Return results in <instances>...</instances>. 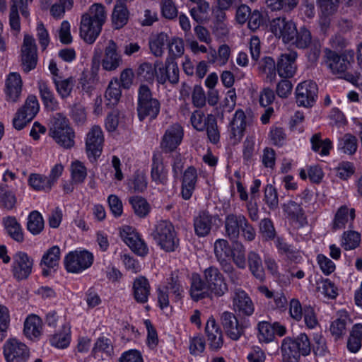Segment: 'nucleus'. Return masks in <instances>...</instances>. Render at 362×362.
<instances>
[{"label": "nucleus", "instance_id": "obj_21", "mask_svg": "<svg viewBox=\"0 0 362 362\" xmlns=\"http://www.w3.org/2000/svg\"><path fill=\"white\" fill-rule=\"evenodd\" d=\"M329 64L328 66L336 74H344L351 66V60L353 59V54L348 56L347 54L339 55L335 52L327 49L326 52Z\"/></svg>", "mask_w": 362, "mask_h": 362}, {"label": "nucleus", "instance_id": "obj_39", "mask_svg": "<svg viewBox=\"0 0 362 362\" xmlns=\"http://www.w3.org/2000/svg\"><path fill=\"white\" fill-rule=\"evenodd\" d=\"M129 202L134 214L139 218H144L149 214L151 206L144 198L139 196H134L129 197Z\"/></svg>", "mask_w": 362, "mask_h": 362}, {"label": "nucleus", "instance_id": "obj_45", "mask_svg": "<svg viewBox=\"0 0 362 362\" xmlns=\"http://www.w3.org/2000/svg\"><path fill=\"white\" fill-rule=\"evenodd\" d=\"M44 228V220L42 215L37 211H32L28 218L27 229L33 234L37 235Z\"/></svg>", "mask_w": 362, "mask_h": 362}, {"label": "nucleus", "instance_id": "obj_48", "mask_svg": "<svg viewBox=\"0 0 362 362\" xmlns=\"http://www.w3.org/2000/svg\"><path fill=\"white\" fill-rule=\"evenodd\" d=\"M299 0H266V4L272 11L288 12L296 8Z\"/></svg>", "mask_w": 362, "mask_h": 362}, {"label": "nucleus", "instance_id": "obj_58", "mask_svg": "<svg viewBox=\"0 0 362 362\" xmlns=\"http://www.w3.org/2000/svg\"><path fill=\"white\" fill-rule=\"evenodd\" d=\"M52 181H49L48 177L39 174H32L29 177V184L37 190H49Z\"/></svg>", "mask_w": 362, "mask_h": 362}, {"label": "nucleus", "instance_id": "obj_43", "mask_svg": "<svg viewBox=\"0 0 362 362\" xmlns=\"http://www.w3.org/2000/svg\"><path fill=\"white\" fill-rule=\"evenodd\" d=\"M60 259V249L58 246H52L42 256L40 266L49 269H54L59 264Z\"/></svg>", "mask_w": 362, "mask_h": 362}, {"label": "nucleus", "instance_id": "obj_49", "mask_svg": "<svg viewBox=\"0 0 362 362\" xmlns=\"http://www.w3.org/2000/svg\"><path fill=\"white\" fill-rule=\"evenodd\" d=\"M312 36L310 30L305 27L300 28L297 30V35H295L294 40L290 43L295 45L299 49L307 48L311 43Z\"/></svg>", "mask_w": 362, "mask_h": 362}, {"label": "nucleus", "instance_id": "obj_4", "mask_svg": "<svg viewBox=\"0 0 362 362\" xmlns=\"http://www.w3.org/2000/svg\"><path fill=\"white\" fill-rule=\"evenodd\" d=\"M49 135L57 144L64 148H71L74 146L75 134L69 125V120L60 114L54 119Z\"/></svg>", "mask_w": 362, "mask_h": 362}, {"label": "nucleus", "instance_id": "obj_59", "mask_svg": "<svg viewBox=\"0 0 362 362\" xmlns=\"http://www.w3.org/2000/svg\"><path fill=\"white\" fill-rule=\"evenodd\" d=\"M259 69L267 75L272 82L276 76V64L271 57H265L259 62Z\"/></svg>", "mask_w": 362, "mask_h": 362}, {"label": "nucleus", "instance_id": "obj_10", "mask_svg": "<svg viewBox=\"0 0 362 362\" xmlns=\"http://www.w3.org/2000/svg\"><path fill=\"white\" fill-rule=\"evenodd\" d=\"M272 33L279 38H282L284 43H290L297 35L296 24L291 21H286L285 18H276L270 23Z\"/></svg>", "mask_w": 362, "mask_h": 362}, {"label": "nucleus", "instance_id": "obj_34", "mask_svg": "<svg viewBox=\"0 0 362 362\" xmlns=\"http://www.w3.org/2000/svg\"><path fill=\"white\" fill-rule=\"evenodd\" d=\"M247 262L250 271L252 275L259 281H263L265 277L262 261L257 252L250 251L247 255Z\"/></svg>", "mask_w": 362, "mask_h": 362}, {"label": "nucleus", "instance_id": "obj_50", "mask_svg": "<svg viewBox=\"0 0 362 362\" xmlns=\"http://www.w3.org/2000/svg\"><path fill=\"white\" fill-rule=\"evenodd\" d=\"M231 247L225 239H218L214 243V255L217 261H223L230 257Z\"/></svg>", "mask_w": 362, "mask_h": 362}, {"label": "nucleus", "instance_id": "obj_40", "mask_svg": "<svg viewBox=\"0 0 362 362\" xmlns=\"http://www.w3.org/2000/svg\"><path fill=\"white\" fill-rule=\"evenodd\" d=\"M40 109V105L37 97L34 95H29L23 106L18 110L27 117V121H31L37 115Z\"/></svg>", "mask_w": 362, "mask_h": 362}, {"label": "nucleus", "instance_id": "obj_19", "mask_svg": "<svg viewBox=\"0 0 362 362\" xmlns=\"http://www.w3.org/2000/svg\"><path fill=\"white\" fill-rule=\"evenodd\" d=\"M23 81L21 75L17 72L10 73L5 81V95L8 102H17L22 92Z\"/></svg>", "mask_w": 362, "mask_h": 362}, {"label": "nucleus", "instance_id": "obj_46", "mask_svg": "<svg viewBox=\"0 0 362 362\" xmlns=\"http://www.w3.org/2000/svg\"><path fill=\"white\" fill-rule=\"evenodd\" d=\"M53 82L57 93L62 98L70 95L74 86V81L71 77L66 79H62L61 77L53 78Z\"/></svg>", "mask_w": 362, "mask_h": 362}, {"label": "nucleus", "instance_id": "obj_30", "mask_svg": "<svg viewBox=\"0 0 362 362\" xmlns=\"http://www.w3.org/2000/svg\"><path fill=\"white\" fill-rule=\"evenodd\" d=\"M129 12L124 3L116 1L111 20L112 26L115 29L119 30L123 28L129 21Z\"/></svg>", "mask_w": 362, "mask_h": 362}, {"label": "nucleus", "instance_id": "obj_56", "mask_svg": "<svg viewBox=\"0 0 362 362\" xmlns=\"http://www.w3.org/2000/svg\"><path fill=\"white\" fill-rule=\"evenodd\" d=\"M207 122L205 129L206 130L208 138L211 143L217 144L220 139V134L216 119L213 115H208Z\"/></svg>", "mask_w": 362, "mask_h": 362}, {"label": "nucleus", "instance_id": "obj_5", "mask_svg": "<svg viewBox=\"0 0 362 362\" xmlns=\"http://www.w3.org/2000/svg\"><path fill=\"white\" fill-rule=\"evenodd\" d=\"M254 115L251 110L245 112L238 109L229 124V137L233 144H238L243 139L247 127L252 126Z\"/></svg>", "mask_w": 362, "mask_h": 362}, {"label": "nucleus", "instance_id": "obj_62", "mask_svg": "<svg viewBox=\"0 0 362 362\" xmlns=\"http://www.w3.org/2000/svg\"><path fill=\"white\" fill-rule=\"evenodd\" d=\"M360 234L355 231H349L344 233L341 245L345 250H353L359 245Z\"/></svg>", "mask_w": 362, "mask_h": 362}, {"label": "nucleus", "instance_id": "obj_37", "mask_svg": "<svg viewBox=\"0 0 362 362\" xmlns=\"http://www.w3.org/2000/svg\"><path fill=\"white\" fill-rule=\"evenodd\" d=\"M168 35L161 32L149 40L151 53L156 57H161L164 53L165 46L168 42Z\"/></svg>", "mask_w": 362, "mask_h": 362}, {"label": "nucleus", "instance_id": "obj_23", "mask_svg": "<svg viewBox=\"0 0 362 362\" xmlns=\"http://www.w3.org/2000/svg\"><path fill=\"white\" fill-rule=\"evenodd\" d=\"M245 218L243 214H230L226 216L224 221L226 236L230 240H238Z\"/></svg>", "mask_w": 362, "mask_h": 362}, {"label": "nucleus", "instance_id": "obj_18", "mask_svg": "<svg viewBox=\"0 0 362 362\" xmlns=\"http://www.w3.org/2000/svg\"><path fill=\"white\" fill-rule=\"evenodd\" d=\"M183 136L182 127L178 124L170 126L165 132L160 146L165 152L174 151L181 143Z\"/></svg>", "mask_w": 362, "mask_h": 362}, {"label": "nucleus", "instance_id": "obj_13", "mask_svg": "<svg viewBox=\"0 0 362 362\" xmlns=\"http://www.w3.org/2000/svg\"><path fill=\"white\" fill-rule=\"evenodd\" d=\"M21 61L23 69L29 72L35 69L37 64V47L33 36L25 35L21 48Z\"/></svg>", "mask_w": 362, "mask_h": 362}, {"label": "nucleus", "instance_id": "obj_17", "mask_svg": "<svg viewBox=\"0 0 362 362\" xmlns=\"http://www.w3.org/2000/svg\"><path fill=\"white\" fill-rule=\"evenodd\" d=\"M297 53L295 51L281 54L276 62V71L281 78L293 77L296 71V60Z\"/></svg>", "mask_w": 362, "mask_h": 362}, {"label": "nucleus", "instance_id": "obj_2", "mask_svg": "<svg viewBox=\"0 0 362 362\" xmlns=\"http://www.w3.org/2000/svg\"><path fill=\"white\" fill-rule=\"evenodd\" d=\"M160 104L153 97L151 89L146 85H141L138 90L137 112L140 121L146 117L154 119L160 112Z\"/></svg>", "mask_w": 362, "mask_h": 362}, {"label": "nucleus", "instance_id": "obj_44", "mask_svg": "<svg viewBox=\"0 0 362 362\" xmlns=\"http://www.w3.org/2000/svg\"><path fill=\"white\" fill-rule=\"evenodd\" d=\"M121 96V90L119 83L110 82L106 89L105 98L106 105L110 108L115 107L119 102Z\"/></svg>", "mask_w": 362, "mask_h": 362}, {"label": "nucleus", "instance_id": "obj_29", "mask_svg": "<svg viewBox=\"0 0 362 362\" xmlns=\"http://www.w3.org/2000/svg\"><path fill=\"white\" fill-rule=\"evenodd\" d=\"M152 160L151 172L152 180L156 184L165 185L168 180V171L161 156L154 154Z\"/></svg>", "mask_w": 362, "mask_h": 362}, {"label": "nucleus", "instance_id": "obj_54", "mask_svg": "<svg viewBox=\"0 0 362 362\" xmlns=\"http://www.w3.org/2000/svg\"><path fill=\"white\" fill-rule=\"evenodd\" d=\"M339 148L342 150L344 153L349 155L354 154L357 149V139L356 136L346 134L340 140Z\"/></svg>", "mask_w": 362, "mask_h": 362}, {"label": "nucleus", "instance_id": "obj_7", "mask_svg": "<svg viewBox=\"0 0 362 362\" xmlns=\"http://www.w3.org/2000/svg\"><path fill=\"white\" fill-rule=\"evenodd\" d=\"M104 141L101 128L95 125L87 134L86 140V153L91 162L96 161L102 153Z\"/></svg>", "mask_w": 362, "mask_h": 362}, {"label": "nucleus", "instance_id": "obj_22", "mask_svg": "<svg viewBox=\"0 0 362 362\" xmlns=\"http://www.w3.org/2000/svg\"><path fill=\"white\" fill-rule=\"evenodd\" d=\"M122 62L117 44L110 40L105 49V55L102 60L103 68L106 71H113L120 66Z\"/></svg>", "mask_w": 362, "mask_h": 362}, {"label": "nucleus", "instance_id": "obj_6", "mask_svg": "<svg viewBox=\"0 0 362 362\" xmlns=\"http://www.w3.org/2000/svg\"><path fill=\"white\" fill-rule=\"evenodd\" d=\"M4 355L6 362H27L30 358V349L24 343L11 339L4 345Z\"/></svg>", "mask_w": 362, "mask_h": 362}, {"label": "nucleus", "instance_id": "obj_24", "mask_svg": "<svg viewBox=\"0 0 362 362\" xmlns=\"http://www.w3.org/2000/svg\"><path fill=\"white\" fill-rule=\"evenodd\" d=\"M213 216L206 211H201L194 218V228L195 234L199 237L208 235L211 230Z\"/></svg>", "mask_w": 362, "mask_h": 362}, {"label": "nucleus", "instance_id": "obj_12", "mask_svg": "<svg viewBox=\"0 0 362 362\" xmlns=\"http://www.w3.org/2000/svg\"><path fill=\"white\" fill-rule=\"evenodd\" d=\"M33 259L25 252H18L13 256L11 272L13 277L21 281L26 279L32 272Z\"/></svg>", "mask_w": 362, "mask_h": 362}, {"label": "nucleus", "instance_id": "obj_53", "mask_svg": "<svg viewBox=\"0 0 362 362\" xmlns=\"http://www.w3.org/2000/svg\"><path fill=\"white\" fill-rule=\"evenodd\" d=\"M300 356H306L311 352V344L306 334L300 333L296 337L293 338Z\"/></svg>", "mask_w": 362, "mask_h": 362}, {"label": "nucleus", "instance_id": "obj_57", "mask_svg": "<svg viewBox=\"0 0 362 362\" xmlns=\"http://www.w3.org/2000/svg\"><path fill=\"white\" fill-rule=\"evenodd\" d=\"M16 197L10 190L0 186V207L6 210H12L16 205Z\"/></svg>", "mask_w": 362, "mask_h": 362}, {"label": "nucleus", "instance_id": "obj_63", "mask_svg": "<svg viewBox=\"0 0 362 362\" xmlns=\"http://www.w3.org/2000/svg\"><path fill=\"white\" fill-rule=\"evenodd\" d=\"M259 339L263 342H269L274 338V331L272 325L267 322H261L258 324Z\"/></svg>", "mask_w": 362, "mask_h": 362}, {"label": "nucleus", "instance_id": "obj_31", "mask_svg": "<svg viewBox=\"0 0 362 362\" xmlns=\"http://www.w3.org/2000/svg\"><path fill=\"white\" fill-rule=\"evenodd\" d=\"M296 347L292 337H286L282 340L281 353L284 362H298L300 356Z\"/></svg>", "mask_w": 362, "mask_h": 362}, {"label": "nucleus", "instance_id": "obj_32", "mask_svg": "<svg viewBox=\"0 0 362 362\" xmlns=\"http://www.w3.org/2000/svg\"><path fill=\"white\" fill-rule=\"evenodd\" d=\"M42 324L41 319L35 315L28 316L24 322V334L30 339L38 338L42 334Z\"/></svg>", "mask_w": 362, "mask_h": 362}, {"label": "nucleus", "instance_id": "obj_9", "mask_svg": "<svg viewBox=\"0 0 362 362\" xmlns=\"http://www.w3.org/2000/svg\"><path fill=\"white\" fill-rule=\"evenodd\" d=\"M93 261V256L89 252H71L65 257L64 264L68 272L78 273L90 267Z\"/></svg>", "mask_w": 362, "mask_h": 362}, {"label": "nucleus", "instance_id": "obj_47", "mask_svg": "<svg viewBox=\"0 0 362 362\" xmlns=\"http://www.w3.org/2000/svg\"><path fill=\"white\" fill-rule=\"evenodd\" d=\"M69 332V326L64 325L62 326V332L54 334L50 339L51 344L60 349L66 348L70 342Z\"/></svg>", "mask_w": 362, "mask_h": 362}, {"label": "nucleus", "instance_id": "obj_26", "mask_svg": "<svg viewBox=\"0 0 362 362\" xmlns=\"http://www.w3.org/2000/svg\"><path fill=\"white\" fill-rule=\"evenodd\" d=\"M197 180V170L192 166L189 167L184 172L182 182L181 194L184 199L188 200L190 199L195 189Z\"/></svg>", "mask_w": 362, "mask_h": 362}, {"label": "nucleus", "instance_id": "obj_38", "mask_svg": "<svg viewBox=\"0 0 362 362\" xmlns=\"http://www.w3.org/2000/svg\"><path fill=\"white\" fill-rule=\"evenodd\" d=\"M230 256L233 262L240 269H245L246 267L245 248L242 243L233 240L231 247Z\"/></svg>", "mask_w": 362, "mask_h": 362}, {"label": "nucleus", "instance_id": "obj_52", "mask_svg": "<svg viewBox=\"0 0 362 362\" xmlns=\"http://www.w3.org/2000/svg\"><path fill=\"white\" fill-rule=\"evenodd\" d=\"M350 319L346 316H341L339 318L334 320L330 326V332L336 339H339L346 333V327Z\"/></svg>", "mask_w": 362, "mask_h": 362}, {"label": "nucleus", "instance_id": "obj_27", "mask_svg": "<svg viewBox=\"0 0 362 362\" xmlns=\"http://www.w3.org/2000/svg\"><path fill=\"white\" fill-rule=\"evenodd\" d=\"M40 96L46 110L55 111L58 109V102L54 93L48 86L47 82L40 80L37 81Z\"/></svg>", "mask_w": 362, "mask_h": 362}, {"label": "nucleus", "instance_id": "obj_20", "mask_svg": "<svg viewBox=\"0 0 362 362\" xmlns=\"http://www.w3.org/2000/svg\"><path fill=\"white\" fill-rule=\"evenodd\" d=\"M209 349L212 351L219 350L223 344V333L215 319L210 317L205 327Z\"/></svg>", "mask_w": 362, "mask_h": 362}, {"label": "nucleus", "instance_id": "obj_64", "mask_svg": "<svg viewBox=\"0 0 362 362\" xmlns=\"http://www.w3.org/2000/svg\"><path fill=\"white\" fill-rule=\"evenodd\" d=\"M317 288L325 296L331 299L335 298L338 295L337 288L328 279L322 280Z\"/></svg>", "mask_w": 362, "mask_h": 362}, {"label": "nucleus", "instance_id": "obj_1", "mask_svg": "<svg viewBox=\"0 0 362 362\" xmlns=\"http://www.w3.org/2000/svg\"><path fill=\"white\" fill-rule=\"evenodd\" d=\"M106 21L105 6L101 4H93L88 13L81 16L80 36L83 40L93 44L100 35Z\"/></svg>", "mask_w": 362, "mask_h": 362}, {"label": "nucleus", "instance_id": "obj_16", "mask_svg": "<svg viewBox=\"0 0 362 362\" xmlns=\"http://www.w3.org/2000/svg\"><path fill=\"white\" fill-rule=\"evenodd\" d=\"M221 322L226 335L232 340H238L244 333V327L231 312H223L221 316Z\"/></svg>", "mask_w": 362, "mask_h": 362}, {"label": "nucleus", "instance_id": "obj_11", "mask_svg": "<svg viewBox=\"0 0 362 362\" xmlns=\"http://www.w3.org/2000/svg\"><path fill=\"white\" fill-rule=\"evenodd\" d=\"M204 277L210 292L216 296L221 297L228 291V286L217 267L211 266L204 269Z\"/></svg>", "mask_w": 362, "mask_h": 362}, {"label": "nucleus", "instance_id": "obj_35", "mask_svg": "<svg viewBox=\"0 0 362 362\" xmlns=\"http://www.w3.org/2000/svg\"><path fill=\"white\" fill-rule=\"evenodd\" d=\"M349 208L346 206H341L337 211L332 223V229L334 230L341 229L345 227L346 223L348 222L349 217L351 220L355 218V210L350 209L349 214Z\"/></svg>", "mask_w": 362, "mask_h": 362}, {"label": "nucleus", "instance_id": "obj_33", "mask_svg": "<svg viewBox=\"0 0 362 362\" xmlns=\"http://www.w3.org/2000/svg\"><path fill=\"white\" fill-rule=\"evenodd\" d=\"M4 226L9 235L14 240L22 243L24 240L23 233L21 224L14 216H6L3 218Z\"/></svg>", "mask_w": 362, "mask_h": 362}, {"label": "nucleus", "instance_id": "obj_36", "mask_svg": "<svg viewBox=\"0 0 362 362\" xmlns=\"http://www.w3.org/2000/svg\"><path fill=\"white\" fill-rule=\"evenodd\" d=\"M195 4L197 6L192 8L189 11L192 18L200 24L209 21V4L204 0Z\"/></svg>", "mask_w": 362, "mask_h": 362}, {"label": "nucleus", "instance_id": "obj_41", "mask_svg": "<svg viewBox=\"0 0 362 362\" xmlns=\"http://www.w3.org/2000/svg\"><path fill=\"white\" fill-rule=\"evenodd\" d=\"M312 149L315 152H319L321 156H327L329 154V150L332 147L330 139H322L320 133L315 134L310 139Z\"/></svg>", "mask_w": 362, "mask_h": 362}, {"label": "nucleus", "instance_id": "obj_42", "mask_svg": "<svg viewBox=\"0 0 362 362\" xmlns=\"http://www.w3.org/2000/svg\"><path fill=\"white\" fill-rule=\"evenodd\" d=\"M282 208L289 218L300 221L301 223L305 221L304 211L300 204L290 200L287 203L284 204Z\"/></svg>", "mask_w": 362, "mask_h": 362}, {"label": "nucleus", "instance_id": "obj_28", "mask_svg": "<svg viewBox=\"0 0 362 362\" xmlns=\"http://www.w3.org/2000/svg\"><path fill=\"white\" fill-rule=\"evenodd\" d=\"M151 286L148 279L140 276L136 278L133 283V294L136 302L145 303L150 295Z\"/></svg>", "mask_w": 362, "mask_h": 362}, {"label": "nucleus", "instance_id": "obj_51", "mask_svg": "<svg viewBox=\"0 0 362 362\" xmlns=\"http://www.w3.org/2000/svg\"><path fill=\"white\" fill-rule=\"evenodd\" d=\"M316 2L323 16L334 15L340 5V0H316Z\"/></svg>", "mask_w": 362, "mask_h": 362}, {"label": "nucleus", "instance_id": "obj_61", "mask_svg": "<svg viewBox=\"0 0 362 362\" xmlns=\"http://www.w3.org/2000/svg\"><path fill=\"white\" fill-rule=\"evenodd\" d=\"M264 200L269 209L274 210L278 208V193L275 187L270 184L267 185L264 189Z\"/></svg>", "mask_w": 362, "mask_h": 362}, {"label": "nucleus", "instance_id": "obj_25", "mask_svg": "<svg viewBox=\"0 0 362 362\" xmlns=\"http://www.w3.org/2000/svg\"><path fill=\"white\" fill-rule=\"evenodd\" d=\"M210 289L201 276L194 273L191 278L190 295L194 301H198L209 296Z\"/></svg>", "mask_w": 362, "mask_h": 362}, {"label": "nucleus", "instance_id": "obj_14", "mask_svg": "<svg viewBox=\"0 0 362 362\" xmlns=\"http://www.w3.org/2000/svg\"><path fill=\"white\" fill-rule=\"evenodd\" d=\"M120 236L134 253L143 257L147 255V245L133 228L124 226L120 230Z\"/></svg>", "mask_w": 362, "mask_h": 362}, {"label": "nucleus", "instance_id": "obj_3", "mask_svg": "<svg viewBox=\"0 0 362 362\" xmlns=\"http://www.w3.org/2000/svg\"><path fill=\"white\" fill-rule=\"evenodd\" d=\"M151 235L157 244L165 252H173L179 246V239L176 236L174 227L168 221L158 222Z\"/></svg>", "mask_w": 362, "mask_h": 362}, {"label": "nucleus", "instance_id": "obj_55", "mask_svg": "<svg viewBox=\"0 0 362 362\" xmlns=\"http://www.w3.org/2000/svg\"><path fill=\"white\" fill-rule=\"evenodd\" d=\"M179 271L176 270L172 272L169 281L165 288L173 293L175 298H180L183 288L180 282Z\"/></svg>", "mask_w": 362, "mask_h": 362}, {"label": "nucleus", "instance_id": "obj_15", "mask_svg": "<svg viewBox=\"0 0 362 362\" xmlns=\"http://www.w3.org/2000/svg\"><path fill=\"white\" fill-rule=\"evenodd\" d=\"M232 300L233 309L239 315L250 316L254 313V303L245 291L240 288L235 289Z\"/></svg>", "mask_w": 362, "mask_h": 362}, {"label": "nucleus", "instance_id": "obj_60", "mask_svg": "<svg viewBox=\"0 0 362 362\" xmlns=\"http://www.w3.org/2000/svg\"><path fill=\"white\" fill-rule=\"evenodd\" d=\"M87 176V170L80 161H75L71 165V179L75 184L83 182Z\"/></svg>", "mask_w": 362, "mask_h": 362}, {"label": "nucleus", "instance_id": "obj_8", "mask_svg": "<svg viewBox=\"0 0 362 362\" xmlns=\"http://www.w3.org/2000/svg\"><path fill=\"white\" fill-rule=\"evenodd\" d=\"M318 88L316 83L305 81L296 88V99L298 106L312 107L317 98Z\"/></svg>", "mask_w": 362, "mask_h": 362}]
</instances>
